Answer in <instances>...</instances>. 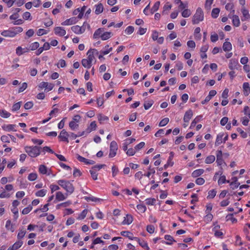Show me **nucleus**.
Returning a JSON list of instances; mask_svg holds the SVG:
<instances>
[{"mask_svg":"<svg viewBox=\"0 0 250 250\" xmlns=\"http://www.w3.org/2000/svg\"><path fill=\"white\" fill-rule=\"evenodd\" d=\"M58 184L62 187L63 189H64L67 193H66V195L68 194H71L74 191V187L73 184L69 181H65L63 180H60L57 182Z\"/></svg>","mask_w":250,"mask_h":250,"instance_id":"nucleus-1","label":"nucleus"},{"mask_svg":"<svg viewBox=\"0 0 250 250\" xmlns=\"http://www.w3.org/2000/svg\"><path fill=\"white\" fill-rule=\"evenodd\" d=\"M40 148L41 147L37 146H25V150L31 157H36L39 156L41 153Z\"/></svg>","mask_w":250,"mask_h":250,"instance_id":"nucleus-2","label":"nucleus"},{"mask_svg":"<svg viewBox=\"0 0 250 250\" xmlns=\"http://www.w3.org/2000/svg\"><path fill=\"white\" fill-rule=\"evenodd\" d=\"M204 20V13L202 9L200 7L198 8L196 11L195 14L193 15L192 19V22L193 24H198L199 22L203 21Z\"/></svg>","mask_w":250,"mask_h":250,"instance_id":"nucleus-3","label":"nucleus"},{"mask_svg":"<svg viewBox=\"0 0 250 250\" xmlns=\"http://www.w3.org/2000/svg\"><path fill=\"white\" fill-rule=\"evenodd\" d=\"M118 149V145L117 143L113 141L110 144V152L109 157L113 158L116 155L117 150Z\"/></svg>","mask_w":250,"mask_h":250,"instance_id":"nucleus-4","label":"nucleus"},{"mask_svg":"<svg viewBox=\"0 0 250 250\" xmlns=\"http://www.w3.org/2000/svg\"><path fill=\"white\" fill-rule=\"evenodd\" d=\"M38 86L40 89L44 88L45 90L49 91L53 89L54 84L52 83H48L47 82H42L40 83Z\"/></svg>","mask_w":250,"mask_h":250,"instance_id":"nucleus-5","label":"nucleus"},{"mask_svg":"<svg viewBox=\"0 0 250 250\" xmlns=\"http://www.w3.org/2000/svg\"><path fill=\"white\" fill-rule=\"evenodd\" d=\"M69 137V133L66 132L64 129L61 131L59 138L61 139L62 141L68 143V137Z\"/></svg>","mask_w":250,"mask_h":250,"instance_id":"nucleus-6","label":"nucleus"},{"mask_svg":"<svg viewBox=\"0 0 250 250\" xmlns=\"http://www.w3.org/2000/svg\"><path fill=\"white\" fill-rule=\"evenodd\" d=\"M1 35L5 37H14L15 36V32H13L12 28L7 30H4L1 33Z\"/></svg>","mask_w":250,"mask_h":250,"instance_id":"nucleus-7","label":"nucleus"},{"mask_svg":"<svg viewBox=\"0 0 250 250\" xmlns=\"http://www.w3.org/2000/svg\"><path fill=\"white\" fill-rule=\"evenodd\" d=\"M94 52H96V54H98V51L95 49H91L88 50L87 53V55H88L87 59L89 62H92L93 59H94Z\"/></svg>","mask_w":250,"mask_h":250,"instance_id":"nucleus-8","label":"nucleus"},{"mask_svg":"<svg viewBox=\"0 0 250 250\" xmlns=\"http://www.w3.org/2000/svg\"><path fill=\"white\" fill-rule=\"evenodd\" d=\"M193 116V112L191 109L188 110L186 112L184 116V121L185 123H188Z\"/></svg>","mask_w":250,"mask_h":250,"instance_id":"nucleus-9","label":"nucleus"},{"mask_svg":"<svg viewBox=\"0 0 250 250\" xmlns=\"http://www.w3.org/2000/svg\"><path fill=\"white\" fill-rule=\"evenodd\" d=\"M222 155V151L221 150L217 151L216 162L219 166H221L224 163Z\"/></svg>","mask_w":250,"mask_h":250,"instance_id":"nucleus-10","label":"nucleus"},{"mask_svg":"<svg viewBox=\"0 0 250 250\" xmlns=\"http://www.w3.org/2000/svg\"><path fill=\"white\" fill-rule=\"evenodd\" d=\"M71 28L72 31L77 34H82L85 31L84 28H83L82 27H80L79 25L73 26Z\"/></svg>","mask_w":250,"mask_h":250,"instance_id":"nucleus-11","label":"nucleus"},{"mask_svg":"<svg viewBox=\"0 0 250 250\" xmlns=\"http://www.w3.org/2000/svg\"><path fill=\"white\" fill-rule=\"evenodd\" d=\"M78 21L77 18L72 17L69 19H67L62 23V25H69L76 23Z\"/></svg>","mask_w":250,"mask_h":250,"instance_id":"nucleus-12","label":"nucleus"},{"mask_svg":"<svg viewBox=\"0 0 250 250\" xmlns=\"http://www.w3.org/2000/svg\"><path fill=\"white\" fill-rule=\"evenodd\" d=\"M54 30L55 34L60 36H63L66 34L65 30L62 27H56Z\"/></svg>","mask_w":250,"mask_h":250,"instance_id":"nucleus-13","label":"nucleus"},{"mask_svg":"<svg viewBox=\"0 0 250 250\" xmlns=\"http://www.w3.org/2000/svg\"><path fill=\"white\" fill-rule=\"evenodd\" d=\"M241 12L243 14V18H242V21H244L250 19V15L249 11L247 10L244 7L241 9Z\"/></svg>","mask_w":250,"mask_h":250,"instance_id":"nucleus-14","label":"nucleus"},{"mask_svg":"<svg viewBox=\"0 0 250 250\" xmlns=\"http://www.w3.org/2000/svg\"><path fill=\"white\" fill-rule=\"evenodd\" d=\"M104 30V28H99L97 29L94 34H93V38L95 39H98L100 37L101 38V35L103 34Z\"/></svg>","mask_w":250,"mask_h":250,"instance_id":"nucleus-15","label":"nucleus"},{"mask_svg":"<svg viewBox=\"0 0 250 250\" xmlns=\"http://www.w3.org/2000/svg\"><path fill=\"white\" fill-rule=\"evenodd\" d=\"M243 88L244 94L245 96H247L250 93V87L248 83H244L243 84Z\"/></svg>","mask_w":250,"mask_h":250,"instance_id":"nucleus-16","label":"nucleus"},{"mask_svg":"<svg viewBox=\"0 0 250 250\" xmlns=\"http://www.w3.org/2000/svg\"><path fill=\"white\" fill-rule=\"evenodd\" d=\"M133 221V217L132 215L130 214H127L125 217V219L122 222V224L124 225H129Z\"/></svg>","mask_w":250,"mask_h":250,"instance_id":"nucleus-17","label":"nucleus"},{"mask_svg":"<svg viewBox=\"0 0 250 250\" xmlns=\"http://www.w3.org/2000/svg\"><path fill=\"white\" fill-rule=\"evenodd\" d=\"M238 62L234 59H231L229 61V67L231 70H233L237 68Z\"/></svg>","mask_w":250,"mask_h":250,"instance_id":"nucleus-18","label":"nucleus"},{"mask_svg":"<svg viewBox=\"0 0 250 250\" xmlns=\"http://www.w3.org/2000/svg\"><path fill=\"white\" fill-rule=\"evenodd\" d=\"M97 125L95 121H93L91 123L90 125L86 129V134H88L93 130H95L96 129Z\"/></svg>","mask_w":250,"mask_h":250,"instance_id":"nucleus-19","label":"nucleus"},{"mask_svg":"<svg viewBox=\"0 0 250 250\" xmlns=\"http://www.w3.org/2000/svg\"><path fill=\"white\" fill-rule=\"evenodd\" d=\"M165 239L166 240L168 241H170V242H166V241H162V242L163 243H165V244H166L167 245H171L172 244L171 242H175V240L170 235H166L165 236Z\"/></svg>","mask_w":250,"mask_h":250,"instance_id":"nucleus-20","label":"nucleus"},{"mask_svg":"<svg viewBox=\"0 0 250 250\" xmlns=\"http://www.w3.org/2000/svg\"><path fill=\"white\" fill-rule=\"evenodd\" d=\"M112 36V33L111 32H105L101 35V38L103 41H105L109 39Z\"/></svg>","mask_w":250,"mask_h":250,"instance_id":"nucleus-21","label":"nucleus"},{"mask_svg":"<svg viewBox=\"0 0 250 250\" xmlns=\"http://www.w3.org/2000/svg\"><path fill=\"white\" fill-rule=\"evenodd\" d=\"M204 172V170L203 169H198L193 171L191 174V176L196 178L200 175H201Z\"/></svg>","mask_w":250,"mask_h":250,"instance_id":"nucleus-22","label":"nucleus"},{"mask_svg":"<svg viewBox=\"0 0 250 250\" xmlns=\"http://www.w3.org/2000/svg\"><path fill=\"white\" fill-rule=\"evenodd\" d=\"M5 227L7 230L11 232H14L15 230L14 226L11 223V221L9 220L6 221Z\"/></svg>","mask_w":250,"mask_h":250,"instance_id":"nucleus-23","label":"nucleus"},{"mask_svg":"<svg viewBox=\"0 0 250 250\" xmlns=\"http://www.w3.org/2000/svg\"><path fill=\"white\" fill-rule=\"evenodd\" d=\"M232 23L234 26L238 27L240 25V20L239 17L236 15L232 16Z\"/></svg>","mask_w":250,"mask_h":250,"instance_id":"nucleus-24","label":"nucleus"},{"mask_svg":"<svg viewBox=\"0 0 250 250\" xmlns=\"http://www.w3.org/2000/svg\"><path fill=\"white\" fill-rule=\"evenodd\" d=\"M16 125H3L2 126V128L3 130L6 131H16V130L14 129Z\"/></svg>","mask_w":250,"mask_h":250,"instance_id":"nucleus-25","label":"nucleus"},{"mask_svg":"<svg viewBox=\"0 0 250 250\" xmlns=\"http://www.w3.org/2000/svg\"><path fill=\"white\" fill-rule=\"evenodd\" d=\"M232 48V45L230 42H226L223 44V49L224 51H229Z\"/></svg>","mask_w":250,"mask_h":250,"instance_id":"nucleus-26","label":"nucleus"},{"mask_svg":"<svg viewBox=\"0 0 250 250\" xmlns=\"http://www.w3.org/2000/svg\"><path fill=\"white\" fill-rule=\"evenodd\" d=\"M66 197L61 191L57 192L56 194V199L60 201H63L66 199Z\"/></svg>","mask_w":250,"mask_h":250,"instance_id":"nucleus-27","label":"nucleus"},{"mask_svg":"<svg viewBox=\"0 0 250 250\" xmlns=\"http://www.w3.org/2000/svg\"><path fill=\"white\" fill-rule=\"evenodd\" d=\"M103 9L104 7L102 3H99L96 5L95 13L97 15H99V14L103 12Z\"/></svg>","mask_w":250,"mask_h":250,"instance_id":"nucleus-28","label":"nucleus"},{"mask_svg":"<svg viewBox=\"0 0 250 250\" xmlns=\"http://www.w3.org/2000/svg\"><path fill=\"white\" fill-rule=\"evenodd\" d=\"M92 62H89L86 59H83L82 60V65L85 68H90L91 66Z\"/></svg>","mask_w":250,"mask_h":250,"instance_id":"nucleus-29","label":"nucleus"},{"mask_svg":"<svg viewBox=\"0 0 250 250\" xmlns=\"http://www.w3.org/2000/svg\"><path fill=\"white\" fill-rule=\"evenodd\" d=\"M202 116H199L196 117L191 122L190 126V128H192L194 127L196 124L199 122L200 120L201 119Z\"/></svg>","mask_w":250,"mask_h":250,"instance_id":"nucleus-30","label":"nucleus"},{"mask_svg":"<svg viewBox=\"0 0 250 250\" xmlns=\"http://www.w3.org/2000/svg\"><path fill=\"white\" fill-rule=\"evenodd\" d=\"M223 135V134H219L217 136L216 140L215 143V146H218L222 143V139Z\"/></svg>","mask_w":250,"mask_h":250,"instance_id":"nucleus-31","label":"nucleus"},{"mask_svg":"<svg viewBox=\"0 0 250 250\" xmlns=\"http://www.w3.org/2000/svg\"><path fill=\"white\" fill-rule=\"evenodd\" d=\"M220 9L218 8H213L211 11V16L213 18H216L218 17Z\"/></svg>","mask_w":250,"mask_h":250,"instance_id":"nucleus-32","label":"nucleus"},{"mask_svg":"<svg viewBox=\"0 0 250 250\" xmlns=\"http://www.w3.org/2000/svg\"><path fill=\"white\" fill-rule=\"evenodd\" d=\"M11 114L5 110H0V116L4 118L9 117Z\"/></svg>","mask_w":250,"mask_h":250,"instance_id":"nucleus-33","label":"nucleus"},{"mask_svg":"<svg viewBox=\"0 0 250 250\" xmlns=\"http://www.w3.org/2000/svg\"><path fill=\"white\" fill-rule=\"evenodd\" d=\"M122 235L128 237L130 240H133V234L131 232L128 231H124L121 232Z\"/></svg>","mask_w":250,"mask_h":250,"instance_id":"nucleus-34","label":"nucleus"},{"mask_svg":"<svg viewBox=\"0 0 250 250\" xmlns=\"http://www.w3.org/2000/svg\"><path fill=\"white\" fill-rule=\"evenodd\" d=\"M23 244L22 241H18L15 242L12 246L14 250H16L20 248Z\"/></svg>","mask_w":250,"mask_h":250,"instance_id":"nucleus-35","label":"nucleus"},{"mask_svg":"<svg viewBox=\"0 0 250 250\" xmlns=\"http://www.w3.org/2000/svg\"><path fill=\"white\" fill-rule=\"evenodd\" d=\"M154 102L153 100L149 101H145L144 104V108L146 110L148 109L153 104Z\"/></svg>","mask_w":250,"mask_h":250,"instance_id":"nucleus-36","label":"nucleus"},{"mask_svg":"<svg viewBox=\"0 0 250 250\" xmlns=\"http://www.w3.org/2000/svg\"><path fill=\"white\" fill-rule=\"evenodd\" d=\"M39 45L40 44L38 42H34L29 45V49L32 51L35 50L39 47Z\"/></svg>","mask_w":250,"mask_h":250,"instance_id":"nucleus-37","label":"nucleus"},{"mask_svg":"<svg viewBox=\"0 0 250 250\" xmlns=\"http://www.w3.org/2000/svg\"><path fill=\"white\" fill-rule=\"evenodd\" d=\"M215 157L214 156L209 155L206 158L205 163L206 164H211L215 161Z\"/></svg>","mask_w":250,"mask_h":250,"instance_id":"nucleus-38","label":"nucleus"},{"mask_svg":"<svg viewBox=\"0 0 250 250\" xmlns=\"http://www.w3.org/2000/svg\"><path fill=\"white\" fill-rule=\"evenodd\" d=\"M46 192L47 190L42 189L38 191L36 193V195L38 197H43L45 195Z\"/></svg>","mask_w":250,"mask_h":250,"instance_id":"nucleus-39","label":"nucleus"},{"mask_svg":"<svg viewBox=\"0 0 250 250\" xmlns=\"http://www.w3.org/2000/svg\"><path fill=\"white\" fill-rule=\"evenodd\" d=\"M21 102H18L13 104L12 108V111H16L20 109L21 106Z\"/></svg>","mask_w":250,"mask_h":250,"instance_id":"nucleus-40","label":"nucleus"},{"mask_svg":"<svg viewBox=\"0 0 250 250\" xmlns=\"http://www.w3.org/2000/svg\"><path fill=\"white\" fill-rule=\"evenodd\" d=\"M98 118L101 124L103 123L104 121L108 120V117L104 115H102V114H99L98 115Z\"/></svg>","mask_w":250,"mask_h":250,"instance_id":"nucleus-41","label":"nucleus"},{"mask_svg":"<svg viewBox=\"0 0 250 250\" xmlns=\"http://www.w3.org/2000/svg\"><path fill=\"white\" fill-rule=\"evenodd\" d=\"M39 170L42 174H45L47 173V167L43 165H41L39 167Z\"/></svg>","mask_w":250,"mask_h":250,"instance_id":"nucleus-42","label":"nucleus"},{"mask_svg":"<svg viewBox=\"0 0 250 250\" xmlns=\"http://www.w3.org/2000/svg\"><path fill=\"white\" fill-rule=\"evenodd\" d=\"M219 185H221L222 184H224L225 183H229V181L227 180L226 179V176L225 175L221 176L220 178H219L218 181Z\"/></svg>","mask_w":250,"mask_h":250,"instance_id":"nucleus-43","label":"nucleus"},{"mask_svg":"<svg viewBox=\"0 0 250 250\" xmlns=\"http://www.w3.org/2000/svg\"><path fill=\"white\" fill-rule=\"evenodd\" d=\"M191 15V11L188 9H185L182 13V16L184 18H188Z\"/></svg>","mask_w":250,"mask_h":250,"instance_id":"nucleus-44","label":"nucleus"},{"mask_svg":"<svg viewBox=\"0 0 250 250\" xmlns=\"http://www.w3.org/2000/svg\"><path fill=\"white\" fill-rule=\"evenodd\" d=\"M233 214H229L226 216L227 221L230 220L232 223H236L237 219L233 217Z\"/></svg>","mask_w":250,"mask_h":250,"instance_id":"nucleus-45","label":"nucleus"},{"mask_svg":"<svg viewBox=\"0 0 250 250\" xmlns=\"http://www.w3.org/2000/svg\"><path fill=\"white\" fill-rule=\"evenodd\" d=\"M216 193L217 191L215 189L209 190L208 192V196L207 198H213L215 196Z\"/></svg>","mask_w":250,"mask_h":250,"instance_id":"nucleus-46","label":"nucleus"},{"mask_svg":"<svg viewBox=\"0 0 250 250\" xmlns=\"http://www.w3.org/2000/svg\"><path fill=\"white\" fill-rule=\"evenodd\" d=\"M169 122V119L168 118H165L162 119L159 124V126H164L167 125Z\"/></svg>","mask_w":250,"mask_h":250,"instance_id":"nucleus-47","label":"nucleus"},{"mask_svg":"<svg viewBox=\"0 0 250 250\" xmlns=\"http://www.w3.org/2000/svg\"><path fill=\"white\" fill-rule=\"evenodd\" d=\"M87 213V209H84L81 213V214L79 215V216H78L77 219H79V220L83 219L85 217Z\"/></svg>","mask_w":250,"mask_h":250,"instance_id":"nucleus-48","label":"nucleus"},{"mask_svg":"<svg viewBox=\"0 0 250 250\" xmlns=\"http://www.w3.org/2000/svg\"><path fill=\"white\" fill-rule=\"evenodd\" d=\"M37 178V174L35 173H31L29 174L28 179L30 181H33L35 180Z\"/></svg>","mask_w":250,"mask_h":250,"instance_id":"nucleus-49","label":"nucleus"},{"mask_svg":"<svg viewBox=\"0 0 250 250\" xmlns=\"http://www.w3.org/2000/svg\"><path fill=\"white\" fill-rule=\"evenodd\" d=\"M12 29L14 32H15V36L19 33H21L23 31V29L21 27H12Z\"/></svg>","mask_w":250,"mask_h":250,"instance_id":"nucleus-50","label":"nucleus"},{"mask_svg":"<svg viewBox=\"0 0 250 250\" xmlns=\"http://www.w3.org/2000/svg\"><path fill=\"white\" fill-rule=\"evenodd\" d=\"M69 127L72 130H75L78 127V125L74 121H72L69 123Z\"/></svg>","mask_w":250,"mask_h":250,"instance_id":"nucleus-51","label":"nucleus"},{"mask_svg":"<svg viewBox=\"0 0 250 250\" xmlns=\"http://www.w3.org/2000/svg\"><path fill=\"white\" fill-rule=\"evenodd\" d=\"M134 28L133 26H129L125 29V32L127 34L130 35L134 32Z\"/></svg>","mask_w":250,"mask_h":250,"instance_id":"nucleus-52","label":"nucleus"},{"mask_svg":"<svg viewBox=\"0 0 250 250\" xmlns=\"http://www.w3.org/2000/svg\"><path fill=\"white\" fill-rule=\"evenodd\" d=\"M240 183L231 182L230 183V186L232 189L234 190L240 186Z\"/></svg>","mask_w":250,"mask_h":250,"instance_id":"nucleus-53","label":"nucleus"},{"mask_svg":"<svg viewBox=\"0 0 250 250\" xmlns=\"http://www.w3.org/2000/svg\"><path fill=\"white\" fill-rule=\"evenodd\" d=\"M94 169H92L91 170H90V173L93 179L96 180L97 179L98 174L97 173V172L95 171Z\"/></svg>","mask_w":250,"mask_h":250,"instance_id":"nucleus-54","label":"nucleus"},{"mask_svg":"<svg viewBox=\"0 0 250 250\" xmlns=\"http://www.w3.org/2000/svg\"><path fill=\"white\" fill-rule=\"evenodd\" d=\"M137 208L142 213L145 212L146 210V206L143 205H138Z\"/></svg>","mask_w":250,"mask_h":250,"instance_id":"nucleus-55","label":"nucleus"},{"mask_svg":"<svg viewBox=\"0 0 250 250\" xmlns=\"http://www.w3.org/2000/svg\"><path fill=\"white\" fill-rule=\"evenodd\" d=\"M139 244L143 248L146 249V250H149V248L147 245V244L145 241H141Z\"/></svg>","mask_w":250,"mask_h":250,"instance_id":"nucleus-56","label":"nucleus"},{"mask_svg":"<svg viewBox=\"0 0 250 250\" xmlns=\"http://www.w3.org/2000/svg\"><path fill=\"white\" fill-rule=\"evenodd\" d=\"M155 228L153 225H148L146 227V230L149 233H153L154 232Z\"/></svg>","mask_w":250,"mask_h":250,"instance_id":"nucleus-57","label":"nucleus"},{"mask_svg":"<svg viewBox=\"0 0 250 250\" xmlns=\"http://www.w3.org/2000/svg\"><path fill=\"white\" fill-rule=\"evenodd\" d=\"M32 209V207L31 206H29L28 207L24 208L22 211V213L23 214H28Z\"/></svg>","mask_w":250,"mask_h":250,"instance_id":"nucleus-58","label":"nucleus"},{"mask_svg":"<svg viewBox=\"0 0 250 250\" xmlns=\"http://www.w3.org/2000/svg\"><path fill=\"white\" fill-rule=\"evenodd\" d=\"M136 153L135 148H130L128 149L126 151V154L128 156H133Z\"/></svg>","mask_w":250,"mask_h":250,"instance_id":"nucleus-59","label":"nucleus"},{"mask_svg":"<svg viewBox=\"0 0 250 250\" xmlns=\"http://www.w3.org/2000/svg\"><path fill=\"white\" fill-rule=\"evenodd\" d=\"M33 106V103L32 102H28L25 104L24 107L25 109H30Z\"/></svg>","mask_w":250,"mask_h":250,"instance_id":"nucleus-60","label":"nucleus"},{"mask_svg":"<svg viewBox=\"0 0 250 250\" xmlns=\"http://www.w3.org/2000/svg\"><path fill=\"white\" fill-rule=\"evenodd\" d=\"M205 180L203 178H198L196 181L195 183L196 184L198 185H202L205 183Z\"/></svg>","mask_w":250,"mask_h":250,"instance_id":"nucleus-61","label":"nucleus"},{"mask_svg":"<svg viewBox=\"0 0 250 250\" xmlns=\"http://www.w3.org/2000/svg\"><path fill=\"white\" fill-rule=\"evenodd\" d=\"M25 233H26L25 230H21L18 234V235H17L18 238L19 239H21L22 238L24 237V236L25 235Z\"/></svg>","mask_w":250,"mask_h":250,"instance_id":"nucleus-62","label":"nucleus"},{"mask_svg":"<svg viewBox=\"0 0 250 250\" xmlns=\"http://www.w3.org/2000/svg\"><path fill=\"white\" fill-rule=\"evenodd\" d=\"M119 172V169L115 166L112 167V172L113 177H115Z\"/></svg>","mask_w":250,"mask_h":250,"instance_id":"nucleus-63","label":"nucleus"},{"mask_svg":"<svg viewBox=\"0 0 250 250\" xmlns=\"http://www.w3.org/2000/svg\"><path fill=\"white\" fill-rule=\"evenodd\" d=\"M27 87V84L26 83H22L21 86L20 87L18 92L21 93V92H23L24 90L26 89Z\"/></svg>","mask_w":250,"mask_h":250,"instance_id":"nucleus-64","label":"nucleus"}]
</instances>
